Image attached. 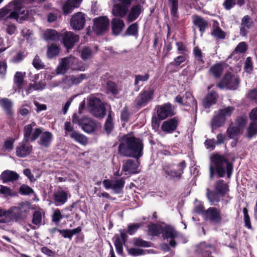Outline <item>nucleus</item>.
Segmentation results:
<instances>
[{
    "instance_id": "obj_53",
    "label": "nucleus",
    "mask_w": 257,
    "mask_h": 257,
    "mask_svg": "<svg viewBox=\"0 0 257 257\" xmlns=\"http://www.w3.org/2000/svg\"><path fill=\"white\" fill-rule=\"evenodd\" d=\"M234 110V107L232 106H228L223 109H220L218 112L224 117L225 119L226 117L230 116L233 111Z\"/></svg>"
},
{
    "instance_id": "obj_25",
    "label": "nucleus",
    "mask_w": 257,
    "mask_h": 257,
    "mask_svg": "<svg viewBox=\"0 0 257 257\" xmlns=\"http://www.w3.org/2000/svg\"><path fill=\"white\" fill-rule=\"evenodd\" d=\"M111 25L112 33L115 35L119 34L125 26L123 21L117 18H114L112 20Z\"/></svg>"
},
{
    "instance_id": "obj_33",
    "label": "nucleus",
    "mask_w": 257,
    "mask_h": 257,
    "mask_svg": "<svg viewBox=\"0 0 257 257\" xmlns=\"http://www.w3.org/2000/svg\"><path fill=\"white\" fill-rule=\"evenodd\" d=\"M215 190L219 193L222 196L228 191V186L227 184L223 180H219L215 184Z\"/></svg>"
},
{
    "instance_id": "obj_31",
    "label": "nucleus",
    "mask_w": 257,
    "mask_h": 257,
    "mask_svg": "<svg viewBox=\"0 0 257 257\" xmlns=\"http://www.w3.org/2000/svg\"><path fill=\"white\" fill-rule=\"evenodd\" d=\"M217 98V94L215 92L208 93L203 100V105L205 108L209 107L211 105L215 104Z\"/></svg>"
},
{
    "instance_id": "obj_24",
    "label": "nucleus",
    "mask_w": 257,
    "mask_h": 257,
    "mask_svg": "<svg viewBox=\"0 0 257 257\" xmlns=\"http://www.w3.org/2000/svg\"><path fill=\"white\" fill-rule=\"evenodd\" d=\"M55 203L56 205L64 204L67 200V193L61 189L57 190L54 194Z\"/></svg>"
},
{
    "instance_id": "obj_13",
    "label": "nucleus",
    "mask_w": 257,
    "mask_h": 257,
    "mask_svg": "<svg viewBox=\"0 0 257 257\" xmlns=\"http://www.w3.org/2000/svg\"><path fill=\"white\" fill-rule=\"evenodd\" d=\"M85 23V17L82 12H78L74 14L70 20V25L75 30L82 29Z\"/></svg>"
},
{
    "instance_id": "obj_63",
    "label": "nucleus",
    "mask_w": 257,
    "mask_h": 257,
    "mask_svg": "<svg viewBox=\"0 0 257 257\" xmlns=\"http://www.w3.org/2000/svg\"><path fill=\"white\" fill-rule=\"evenodd\" d=\"M193 54L195 57L202 63H204V61L202 59V53L201 50L198 47H195L193 49Z\"/></svg>"
},
{
    "instance_id": "obj_42",
    "label": "nucleus",
    "mask_w": 257,
    "mask_h": 257,
    "mask_svg": "<svg viewBox=\"0 0 257 257\" xmlns=\"http://www.w3.org/2000/svg\"><path fill=\"white\" fill-rule=\"evenodd\" d=\"M32 223L37 227L42 224V213L41 211H35L33 215Z\"/></svg>"
},
{
    "instance_id": "obj_6",
    "label": "nucleus",
    "mask_w": 257,
    "mask_h": 257,
    "mask_svg": "<svg viewBox=\"0 0 257 257\" xmlns=\"http://www.w3.org/2000/svg\"><path fill=\"white\" fill-rule=\"evenodd\" d=\"M239 83V80L236 75H233L230 73H227L217 86L221 89L226 88L235 90L238 87Z\"/></svg>"
},
{
    "instance_id": "obj_18",
    "label": "nucleus",
    "mask_w": 257,
    "mask_h": 257,
    "mask_svg": "<svg viewBox=\"0 0 257 257\" xmlns=\"http://www.w3.org/2000/svg\"><path fill=\"white\" fill-rule=\"evenodd\" d=\"M53 139V136L51 132H42L38 143L42 148H48L50 146Z\"/></svg>"
},
{
    "instance_id": "obj_37",
    "label": "nucleus",
    "mask_w": 257,
    "mask_h": 257,
    "mask_svg": "<svg viewBox=\"0 0 257 257\" xmlns=\"http://www.w3.org/2000/svg\"><path fill=\"white\" fill-rule=\"evenodd\" d=\"M241 130L240 128L235 125H230L227 129V135L230 139H235L240 135Z\"/></svg>"
},
{
    "instance_id": "obj_52",
    "label": "nucleus",
    "mask_w": 257,
    "mask_h": 257,
    "mask_svg": "<svg viewBox=\"0 0 257 257\" xmlns=\"http://www.w3.org/2000/svg\"><path fill=\"white\" fill-rule=\"evenodd\" d=\"M102 104L99 98L93 96H92L89 98L88 103V105L89 107H90V110L91 108L97 107Z\"/></svg>"
},
{
    "instance_id": "obj_19",
    "label": "nucleus",
    "mask_w": 257,
    "mask_h": 257,
    "mask_svg": "<svg viewBox=\"0 0 257 257\" xmlns=\"http://www.w3.org/2000/svg\"><path fill=\"white\" fill-rule=\"evenodd\" d=\"M178 120L177 117H174L163 122L162 126V130L167 133H173L177 127Z\"/></svg>"
},
{
    "instance_id": "obj_35",
    "label": "nucleus",
    "mask_w": 257,
    "mask_h": 257,
    "mask_svg": "<svg viewBox=\"0 0 257 257\" xmlns=\"http://www.w3.org/2000/svg\"><path fill=\"white\" fill-rule=\"evenodd\" d=\"M225 121V119L224 118V117L218 112L217 114L213 117L211 120L212 131L213 132L214 128L220 127L223 125Z\"/></svg>"
},
{
    "instance_id": "obj_39",
    "label": "nucleus",
    "mask_w": 257,
    "mask_h": 257,
    "mask_svg": "<svg viewBox=\"0 0 257 257\" xmlns=\"http://www.w3.org/2000/svg\"><path fill=\"white\" fill-rule=\"evenodd\" d=\"M25 75V73H23L19 71L17 72L15 74L14 78V85L18 89L22 88Z\"/></svg>"
},
{
    "instance_id": "obj_41",
    "label": "nucleus",
    "mask_w": 257,
    "mask_h": 257,
    "mask_svg": "<svg viewBox=\"0 0 257 257\" xmlns=\"http://www.w3.org/2000/svg\"><path fill=\"white\" fill-rule=\"evenodd\" d=\"M223 66L220 64H216L212 66L209 72L215 78H219L223 72Z\"/></svg>"
},
{
    "instance_id": "obj_38",
    "label": "nucleus",
    "mask_w": 257,
    "mask_h": 257,
    "mask_svg": "<svg viewBox=\"0 0 257 257\" xmlns=\"http://www.w3.org/2000/svg\"><path fill=\"white\" fill-rule=\"evenodd\" d=\"M90 111L93 116L100 118H103L106 114L105 108L102 104L97 107L91 108Z\"/></svg>"
},
{
    "instance_id": "obj_34",
    "label": "nucleus",
    "mask_w": 257,
    "mask_h": 257,
    "mask_svg": "<svg viewBox=\"0 0 257 257\" xmlns=\"http://www.w3.org/2000/svg\"><path fill=\"white\" fill-rule=\"evenodd\" d=\"M206 196L208 200L211 203V205H214L215 203L220 201L219 193L217 192L210 191L209 188H207Z\"/></svg>"
},
{
    "instance_id": "obj_2",
    "label": "nucleus",
    "mask_w": 257,
    "mask_h": 257,
    "mask_svg": "<svg viewBox=\"0 0 257 257\" xmlns=\"http://www.w3.org/2000/svg\"><path fill=\"white\" fill-rule=\"evenodd\" d=\"M225 168L227 176L230 178L232 170V164L223 156L218 154L213 155L209 167L210 178L213 179L215 171L220 177H223L225 174Z\"/></svg>"
},
{
    "instance_id": "obj_43",
    "label": "nucleus",
    "mask_w": 257,
    "mask_h": 257,
    "mask_svg": "<svg viewBox=\"0 0 257 257\" xmlns=\"http://www.w3.org/2000/svg\"><path fill=\"white\" fill-rule=\"evenodd\" d=\"M211 35L216 39H223L225 37V33L218 26L213 27Z\"/></svg>"
},
{
    "instance_id": "obj_56",
    "label": "nucleus",
    "mask_w": 257,
    "mask_h": 257,
    "mask_svg": "<svg viewBox=\"0 0 257 257\" xmlns=\"http://www.w3.org/2000/svg\"><path fill=\"white\" fill-rule=\"evenodd\" d=\"M128 35L136 36L138 33V25L137 23L132 24L126 31Z\"/></svg>"
},
{
    "instance_id": "obj_20",
    "label": "nucleus",
    "mask_w": 257,
    "mask_h": 257,
    "mask_svg": "<svg viewBox=\"0 0 257 257\" xmlns=\"http://www.w3.org/2000/svg\"><path fill=\"white\" fill-rule=\"evenodd\" d=\"M13 102L7 98L0 97V106L3 108L6 114L12 116L14 114L13 111Z\"/></svg>"
},
{
    "instance_id": "obj_57",
    "label": "nucleus",
    "mask_w": 257,
    "mask_h": 257,
    "mask_svg": "<svg viewBox=\"0 0 257 257\" xmlns=\"http://www.w3.org/2000/svg\"><path fill=\"white\" fill-rule=\"evenodd\" d=\"M134 243L135 245L139 247H149L151 242L145 241L140 238H137L134 239Z\"/></svg>"
},
{
    "instance_id": "obj_36",
    "label": "nucleus",
    "mask_w": 257,
    "mask_h": 257,
    "mask_svg": "<svg viewBox=\"0 0 257 257\" xmlns=\"http://www.w3.org/2000/svg\"><path fill=\"white\" fill-rule=\"evenodd\" d=\"M70 137L79 144L85 145L88 142L87 138L78 132H73L70 134Z\"/></svg>"
},
{
    "instance_id": "obj_14",
    "label": "nucleus",
    "mask_w": 257,
    "mask_h": 257,
    "mask_svg": "<svg viewBox=\"0 0 257 257\" xmlns=\"http://www.w3.org/2000/svg\"><path fill=\"white\" fill-rule=\"evenodd\" d=\"M162 236L164 239H170L169 245L172 247L176 245L175 239L178 236L177 232L171 226H166L163 229Z\"/></svg>"
},
{
    "instance_id": "obj_12",
    "label": "nucleus",
    "mask_w": 257,
    "mask_h": 257,
    "mask_svg": "<svg viewBox=\"0 0 257 257\" xmlns=\"http://www.w3.org/2000/svg\"><path fill=\"white\" fill-rule=\"evenodd\" d=\"M204 215L206 220L214 223H220L222 219L220 210L215 207L208 208L204 211Z\"/></svg>"
},
{
    "instance_id": "obj_51",
    "label": "nucleus",
    "mask_w": 257,
    "mask_h": 257,
    "mask_svg": "<svg viewBox=\"0 0 257 257\" xmlns=\"http://www.w3.org/2000/svg\"><path fill=\"white\" fill-rule=\"evenodd\" d=\"M171 6V14L174 17H178V0H169Z\"/></svg>"
},
{
    "instance_id": "obj_48",
    "label": "nucleus",
    "mask_w": 257,
    "mask_h": 257,
    "mask_svg": "<svg viewBox=\"0 0 257 257\" xmlns=\"http://www.w3.org/2000/svg\"><path fill=\"white\" fill-rule=\"evenodd\" d=\"M247 136L251 138L253 136L257 135V122L250 121L249 125L247 130Z\"/></svg>"
},
{
    "instance_id": "obj_7",
    "label": "nucleus",
    "mask_w": 257,
    "mask_h": 257,
    "mask_svg": "<svg viewBox=\"0 0 257 257\" xmlns=\"http://www.w3.org/2000/svg\"><path fill=\"white\" fill-rule=\"evenodd\" d=\"M42 132L41 127H37L35 122L27 124L24 128V140L26 141L33 142L36 140Z\"/></svg>"
},
{
    "instance_id": "obj_10",
    "label": "nucleus",
    "mask_w": 257,
    "mask_h": 257,
    "mask_svg": "<svg viewBox=\"0 0 257 257\" xmlns=\"http://www.w3.org/2000/svg\"><path fill=\"white\" fill-rule=\"evenodd\" d=\"M93 29L97 35H100L105 32L108 27L109 19L104 16L95 18L93 20Z\"/></svg>"
},
{
    "instance_id": "obj_9",
    "label": "nucleus",
    "mask_w": 257,
    "mask_h": 257,
    "mask_svg": "<svg viewBox=\"0 0 257 257\" xmlns=\"http://www.w3.org/2000/svg\"><path fill=\"white\" fill-rule=\"evenodd\" d=\"M157 113L160 119L164 120L176 114L175 107L169 102L158 105L157 107Z\"/></svg>"
},
{
    "instance_id": "obj_3",
    "label": "nucleus",
    "mask_w": 257,
    "mask_h": 257,
    "mask_svg": "<svg viewBox=\"0 0 257 257\" xmlns=\"http://www.w3.org/2000/svg\"><path fill=\"white\" fill-rule=\"evenodd\" d=\"M23 0H15L0 9V19L6 17V19H14L17 20L20 17L23 20L27 18V11L22 10Z\"/></svg>"
},
{
    "instance_id": "obj_32",
    "label": "nucleus",
    "mask_w": 257,
    "mask_h": 257,
    "mask_svg": "<svg viewBox=\"0 0 257 257\" xmlns=\"http://www.w3.org/2000/svg\"><path fill=\"white\" fill-rule=\"evenodd\" d=\"M43 36L46 41H56L59 39L60 35L55 30L48 29L44 33Z\"/></svg>"
},
{
    "instance_id": "obj_50",
    "label": "nucleus",
    "mask_w": 257,
    "mask_h": 257,
    "mask_svg": "<svg viewBox=\"0 0 257 257\" xmlns=\"http://www.w3.org/2000/svg\"><path fill=\"white\" fill-rule=\"evenodd\" d=\"M73 84L77 85L82 82L84 80L88 78V75L86 74H81L78 75H71Z\"/></svg>"
},
{
    "instance_id": "obj_29",
    "label": "nucleus",
    "mask_w": 257,
    "mask_h": 257,
    "mask_svg": "<svg viewBox=\"0 0 257 257\" xmlns=\"http://www.w3.org/2000/svg\"><path fill=\"white\" fill-rule=\"evenodd\" d=\"M70 68L69 58H64L61 59L57 68L56 69L57 73L59 74H63L66 72Z\"/></svg>"
},
{
    "instance_id": "obj_28",
    "label": "nucleus",
    "mask_w": 257,
    "mask_h": 257,
    "mask_svg": "<svg viewBox=\"0 0 257 257\" xmlns=\"http://www.w3.org/2000/svg\"><path fill=\"white\" fill-rule=\"evenodd\" d=\"M142 12V9L140 5H136L135 6H133L127 18V21L128 22H133L135 20H136L139 16V15L141 14Z\"/></svg>"
},
{
    "instance_id": "obj_62",
    "label": "nucleus",
    "mask_w": 257,
    "mask_h": 257,
    "mask_svg": "<svg viewBox=\"0 0 257 257\" xmlns=\"http://www.w3.org/2000/svg\"><path fill=\"white\" fill-rule=\"evenodd\" d=\"M150 77V75L148 73L145 74L144 75H136L135 76V85H138L140 81H146Z\"/></svg>"
},
{
    "instance_id": "obj_61",
    "label": "nucleus",
    "mask_w": 257,
    "mask_h": 257,
    "mask_svg": "<svg viewBox=\"0 0 257 257\" xmlns=\"http://www.w3.org/2000/svg\"><path fill=\"white\" fill-rule=\"evenodd\" d=\"M62 218L63 217L60 210L58 209L55 210L52 215V221L55 223L58 224Z\"/></svg>"
},
{
    "instance_id": "obj_16",
    "label": "nucleus",
    "mask_w": 257,
    "mask_h": 257,
    "mask_svg": "<svg viewBox=\"0 0 257 257\" xmlns=\"http://www.w3.org/2000/svg\"><path fill=\"white\" fill-rule=\"evenodd\" d=\"M63 43L67 49H71L79 40L78 36L71 32H66L62 34Z\"/></svg>"
},
{
    "instance_id": "obj_60",
    "label": "nucleus",
    "mask_w": 257,
    "mask_h": 257,
    "mask_svg": "<svg viewBox=\"0 0 257 257\" xmlns=\"http://www.w3.org/2000/svg\"><path fill=\"white\" fill-rule=\"evenodd\" d=\"M244 69L245 71L248 73H250L252 72L253 70L252 62L250 57L246 58Z\"/></svg>"
},
{
    "instance_id": "obj_4",
    "label": "nucleus",
    "mask_w": 257,
    "mask_h": 257,
    "mask_svg": "<svg viewBox=\"0 0 257 257\" xmlns=\"http://www.w3.org/2000/svg\"><path fill=\"white\" fill-rule=\"evenodd\" d=\"M186 167L185 161H182L176 165L175 169V165L165 163L163 166V170L167 176H169L171 179L179 180L182 177L184 170Z\"/></svg>"
},
{
    "instance_id": "obj_15",
    "label": "nucleus",
    "mask_w": 257,
    "mask_h": 257,
    "mask_svg": "<svg viewBox=\"0 0 257 257\" xmlns=\"http://www.w3.org/2000/svg\"><path fill=\"white\" fill-rule=\"evenodd\" d=\"M32 150V146L28 141L24 140L18 144L16 149V155L21 158H24L29 155Z\"/></svg>"
},
{
    "instance_id": "obj_55",
    "label": "nucleus",
    "mask_w": 257,
    "mask_h": 257,
    "mask_svg": "<svg viewBox=\"0 0 257 257\" xmlns=\"http://www.w3.org/2000/svg\"><path fill=\"white\" fill-rule=\"evenodd\" d=\"M4 218L0 219V228H3L4 226L2 225V223H8L12 220H14L13 216L12 215L11 212L10 210H8V212L7 213L6 215H3Z\"/></svg>"
},
{
    "instance_id": "obj_47",
    "label": "nucleus",
    "mask_w": 257,
    "mask_h": 257,
    "mask_svg": "<svg viewBox=\"0 0 257 257\" xmlns=\"http://www.w3.org/2000/svg\"><path fill=\"white\" fill-rule=\"evenodd\" d=\"M143 223H130L127 226V232L130 235H133L136 232L141 226H143Z\"/></svg>"
},
{
    "instance_id": "obj_5",
    "label": "nucleus",
    "mask_w": 257,
    "mask_h": 257,
    "mask_svg": "<svg viewBox=\"0 0 257 257\" xmlns=\"http://www.w3.org/2000/svg\"><path fill=\"white\" fill-rule=\"evenodd\" d=\"M30 209L31 203L27 201L21 202L18 206L12 207L9 209L14 220L16 221L25 218L29 213Z\"/></svg>"
},
{
    "instance_id": "obj_40",
    "label": "nucleus",
    "mask_w": 257,
    "mask_h": 257,
    "mask_svg": "<svg viewBox=\"0 0 257 257\" xmlns=\"http://www.w3.org/2000/svg\"><path fill=\"white\" fill-rule=\"evenodd\" d=\"M124 184L125 181L122 178L113 180L112 189L115 193H120L124 187Z\"/></svg>"
},
{
    "instance_id": "obj_54",
    "label": "nucleus",
    "mask_w": 257,
    "mask_h": 257,
    "mask_svg": "<svg viewBox=\"0 0 257 257\" xmlns=\"http://www.w3.org/2000/svg\"><path fill=\"white\" fill-rule=\"evenodd\" d=\"M33 65L37 69L40 70L45 68L44 63L40 59V57L36 55L33 59Z\"/></svg>"
},
{
    "instance_id": "obj_30",
    "label": "nucleus",
    "mask_w": 257,
    "mask_h": 257,
    "mask_svg": "<svg viewBox=\"0 0 257 257\" xmlns=\"http://www.w3.org/2000/svg\"><path fill=\"white\" fill-rule=\"evenodd\" d=\"M70 68L73 70L84 71L85 67L79 62L78 60L74 57H68Z\"/></svg>"
},
{
    "instance_id": "obj_1",
    "label": "nucleus",
    "mask_w": 257,
    "mask_h": 257,
    "mask_svg": "<svg viewBox=\"0 0 257 257\" xmlns=\"http://www.w3.org/2000/svg\"><path fill=\"white\" fill-rule=\"evenodd\" d=\"M144 146L142 140L131 135L124 137L123 142L118 147V152L123 156L139 159L143 154Z\"/></svg>"
},
{
    "instance_id": "obj_27",
    "label": "nucleus",
    "mask_w": 257,
    "mask_h": 257,
    "mask_svg": "<svg viewBox=\"0 0 257 257\" xmlns=\"http://www.w3.org/2000/svg\"><path fill=\"white\" fill-rule=\"evenodd\" d=\"M193 23L199 29V31L204 33L208 27V23L200 16L195 15L193 16Z\"/></svg>"
},
{
    "instance_id": "obj_26",
    "label": "nucleus",
    "mask_w": 257,
    "mask_h": 257,
    "mask_svg": "<svg viewBox=\"0 0 257 257\" xmlns=\"http://www.w3.org/2000/svg\"><path fill=\"white\" fill-rule=\"evenodd\" d=\"M19 177L16 172L10 170L4 171L1 175V178L4 183L13 182L18 180Z\"/></svg>"
},
{
    "instance_id": "obj_22",
    "label": "nucleus",
    "mask_w": 257,
    "mask_h": 257,
    "mask_svg": "<svg viewBox=\"0 0 257 257\" xmlns=\"http://www.w3.org/2000/svg\"><path fill=\"white\" fill-rule=\"evenodd\" d=\"M128 7L126 5H122L117 4L113 6L112 8V14L116 17L123 18L127 13Z\"/></svg>"
},
{
    "instance_id": "obj_44",
    "label": "nucleus",
    "mask_w": 257,
    "mask_h": 257,
    "mask_svg": "<svg viewBox=\"0 0 257 257\" xmlns=\"http://www.w3.org/2000/svg\"><path fill=\"white\" fill-rule=\"evenodd\" d=\"M112 112H109L104 124V128L107 133H110L113 128Z\"/></svg>"
},
{
    "instance_id": "obj_45",
    "label": "nucleus",
    "mask_w": 257,
    "mask_h": 257,
    "mask_svg": "<svg viewBox=\"0 0 257 257\" xmlns=\"http://www.w3.org/2000/svg\"><path fill=\"white\" fill-rule=\"evenodd\" d=\"M59 48L54 44H52L48 48L47 56L49 58L52 59L58 55L59 53Z\"/></svg>"
},
{
    "instance_id": "obj_23",
    "label": "nucleus",
    "mask_w": 257,
    "mask_h": 257,
    "mask_svg": "<svg viewBox=\"0 0 257 257\" xmlns=\"http://www.w3.org/2000/svg\"><path fill=\"white\" fill-rule=\"evenodd\" d=\"M252 22L249 16L246 15L244 16L242 20L240 27V33L242 36H245L247 33V30L249 29Z\"/></svg>"
},
{
    "instance_id": "obj_17",
    "label": "nucleus",
    "mask_w": 257,
    "mask_h": 257,
    "mask_svg": "<svg viewBox=\"0 0 257 257\" xmlns=\"http://www.w3.org/2000/svg\"><path fill=\"white\" fill-rule=\"evenodd\" d=\"M139 164V159L137 161L128 159L123 164L122 170L130 174L138 173Z\"/></svg>"
},
{
    "instance_id": "obj_58",
    "label": "nucleus",
    "mask_w": 257,
    "mask_h": 257,
    "mask_svg": "<svg viewBox=\"0 0 257 257\" xmlns=\"http://www.w3.org/2000/svg\"><path fill=\"white\" fill-rule=\"evenodd\" d=\"M243 213L244 214V221L245 226L248 229H251L252 227L251 225L250 218L248 214V211L247 209L245 207L243 208Z\"/></svg>"
},
{
    "instance_id": "obj_21",
    "label": "nucleus",
    "mask_w": 257,
    "mask_h": 257,
    "mask_svg": "<svg viewBox=\"0 0 257 257\" xmlns=\"http://www.w3.org/2000/svg\"><path fill=\"white\" fill-rule=\"evenodd\" d=\"M82 0H68L63 6L64 14L71 13L74 9L79 7Z\"/></svg>"
},
{
    "instance_id": "obj_49",
    "label": "nucleus",
    "mask_w": 257,
    "mask_h": 257,
    "mask_svg": "<svg viewBox=\"0 0 257 257\" xmlns=\"http://www.w3.org/2000/svg\"><path fill=\"white\" fill-rule=\"evenodd\" d=\"M61 84L63 89H69L74 85L71 75L64 77L62 79Z\"/></svg>"
},
{
    "instance_id": "obj_11",
    "label": "nucleus",
    "mask_w": 257,
    "mask_h": 257,
    "mask_svg": "<svg viewBox=\"0 0 257 257\" xmlns=\"http://www.w3.org/2000/svg\"><path fill=\"white\" fill-rule=\"evenodd\" d=\"M77 120H80L76 114H74L72 116V120L74 122H77ZM78 122L81 125L82 130L86 133H90L93 132L96 128V123L91 119L88 117H84Z\"/></svg>"
},
{
    "instance_id": "obj_8",
    "label": "nucleus",
    "mask_w": 257,
    "mask_h": 257,
    "mask_svg": "<svg viewBox=\"0 0 257 257\" xmlns=\"http://www.w3.org/2000/svg\"><path fill=\"white\" fill-rule=\"evenodd\" d=\"M155 89L151 87L145 88L141 92L135 100L136 105L139 107L146 105L153 100Z\"/></svg>"
},
{
    "instance_id": "obj_59",
    "label": "nucleus",
    "mask_w": 257,
    "mask_h": 257,
    "mask_svg": "<svg viewBox=\"0 0 257 257\" xmlns=\"http://www.w3.org/2000/svg\"><path fill=\"white\" fill-rule=\"evenodd\" d=\"M247 50V45L245 42L239 43L235 49V52L238 53H244Z\"/></svg>"
},
{
    "instance_id": "obj_64",
    "label": "nucleus",
    "mask_w": 257,
    "mask_h": 257,
    "mask_svg": "<svg viewBox=\"0 0 257 257\" xmlns=\"http://www.w3.org/2000/svg\"><path fill=\"white\" fill-rule=\"evenodd\" d=\"M246 123V118L243 116L238 117L235 120L236 126L240 128L241 130Z\"/></svg>"
},
{
    "instance_id": "obj_46",
    "label": "nucleus",
    "mask_w": 257,
    "mask_h": 257,
    "mask_svg": "<svg viewBox=\"0 0 257 257\" xmlns=\"http://www.w3.org/2000/svg\"><path fill=\"white\" fill-rule=\"evenodd\" d=\"M148 228L150 234L153 236H157L162 233L163 229L161 226L155 224L149 225Z\"/></svg>"
}]
</instances>
